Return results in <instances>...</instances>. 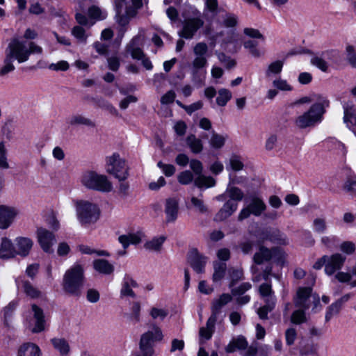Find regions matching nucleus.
<instances>
[{
  "instance_id": "1",
  "label": "nucleus",
  "mask_w": 356,
  "mask_h": 356,
  "mask_svg": "<svg viewBox=\"0 0 356 356\" xmlns=\"http://www.w3.org/2000/svg\"><path fill=\"white\" fill-rule=\"evenodd\" d=\"M42 48L34 42H29L27 47L25 42L14 38L6 49L5 54L17 60L19 63H22L29 60L31 54H42Z\"/></svg>"
},
{
  "instance_id": "2",
  "label": "nucleus",
  "mask_w": 356,
  "mask_h": 356,
  "mask_svg": "<svg viewBox=\"0 0 356 356\" xmlns=\"http://www.w3.org/2000/svg\"><path fill=\"white\" fill-rule=\"evenodd\" d=\"M319 100L321 102L312 104L308 111L296 119L295 123L298 127L300 129L314 127L323 121L327 108L330 106V103L325 102L322 99Z\"/></svg>"
},
{
  "instance_id": "3",
  "label": "nucleus",
  "mask_w": 356,
  "mask_h": 356,
  "mask_svg": "<svg viewBox=\"0 0 356 356\" xmlns=\"http://www.w3.org/2000/svg\"><path fill=\"white\" fill-rule=\"evenodd\" d=\"M209 47L208 45L204 42H197L193 47V54L195 58L192 62L193 65V81L197 84L198 86L204 85V73L199 72L198 70H202L207 65V58Z\"/></svg>"
},
{
  "instance_id": "4",
  "label": "nucleus",
  "mask_w": 356,
  "mask_h": 356,
  "mask_svg": "<svg viewBox=\"0 0 356 356\" xmlns=\"http://www.w3.org/2000/svg\"><path fill=\"white\" fill-rule=\"evenodd\" d=\"M84 283V270L80 264L67 270L63 277V289L70 295L79 296Z\"/></svg>"
},
{
  "instance_id": "5",
  "label": "nucleus",
  "mask_w": 356,
  "mask_h": 356,
  "mask_svg": "<svg viewBox=\"0 0 356 356\" xmlns=\"http://www.w3.org/2000/svg\"><path fill=\"white\" fill-rule=\"evenodd\" d=\"M163 335L161 328L153 324L151 329L144 332L139 341L140 353L136 356H153L154 353V344L156 341H161Z\"/></svg>"
},
{
  "instance_id": "6",
  "label": "nucleus",
  "mask_w": 356,
  "mask_h": 356,
  "mask_svg": "<svg viewBox=\"0 0 356 356\" xmlns=\"http://www.w3.org/2000/svg\"><path fill=\"white\" fill-rule=\"evenodd\" d=\"M75 206L77 218L81 225H90L99 219L100 210L96 204L81 200L76 201Z\"/></svg>"
},
{
  "instance_id": "7",
  "label": "nucleus",
  "mask_w": 356,
  "mask_h": 356,
  "mask_svg": "<svg viewBox=\"0 0 356 356\" xmlns=\"http://www.w3.org/2000/svg\"><path fill=\"white\" fill-rule=\"evenodd\" d=\"M129 167L126 161L120 157L118 153H113L106 159V170L114 176L120 181L126 180L129 174Z\"/></svg>"
},
{
  "instance_id": "8",
  "label": "nucleus",
  "mask_w": 356,
  "mask_h": 356,
  "mask_svg": "<svg viewBox=\"0 0 356 356\" xmlns=\"http://www.w3.org/2000/svg\"><path fill=\"white\" fill-rule=\"evenodd\" d=\"M81 183L88 188L103 193L110 192L113 189L112 183L106 175L92 171L86 172L83 175Z\"/></svg>"
},
{
  "instance_id": "9",
  "label": "nucleus",
  "mask_w": 356,
  "mask_h": 356,
  "mask_svg": "<svg viewBox=\"0 0 356 356\" xmlns=\"http://www.w3.org/2000/svg\"><path fill=\"white\" fill-rule=\"evenodd\" d=\"M284 257V252L277 247L268 248L260 245L253 255L252 260L254 264L261 265L265 262H270L273 260L280 262Z\"/></svg>"
},
{
  "instance_id": "10",
  "label": "nucleus",
  "mask_w": 356,
  "mask_h": 356,
  "mask_svg": "<svg viewBox=\"0 0 356 356\" xmlns=\"http://www.w3.org/2000/svg\"><path fill=\"white\" fill-rule=\"evenodd\" d=\"M203 25L204 21L200 17L185 19L182 22V29L178 32V35L182 38L191 40Z\"/></svg>"
},
{
  "instance_id": "11",
  "label": "nucleus",
  "mask_w": 356,
  "mask_h": 356,
  "mask_svg": "<svg viewBox=\"0 0 356 356\" xmlns=\"http://www.w3.org/2000/svg\"><path fill=\"white\" fill-rule=\"evenodd\" d=\"M38 241L42 250L47 253H52V246L56 243L55 235L47 229L40 227L37 229Z\"/></svg>"
},
{
  "instance_id": "12",
  "label": "nucleus",
  "mask_w": 356,
  "mask_h": 356,
  "mask_svg": "<svg viewBox=\"0 0 356 356\" xmlns=\"http://www.w3.org/2000/svg\"><path fill=\"white\" fill-rule=\"evenodd\" d=\"M346 257L340 253H334L327 256L326 259V266H325V273L328 276H332L336 272L340 270L344 265Z\"/></svg>"
},
{
  "instance_id": "13",
  "label": "nucleus",
  "mask_w": 356,
  "mask_h": 356,
  "mask_svg": "<svg viewBox=\"0 0 356 356\" xmlns=\"http://www.w3.org/2000/svg\"><path fill=\"white\" fill-rule=\"evenodd\" d=\"M187 260L190 266L197 273L204 272L207 257L201 254L197 249L193 248L189 251Z\"/></svg>"
},
{
  "instance_id": "14",
  "label": "nucleus",
  "mask_w": 356,
  "mask_h": 356,
  "mask_svg": "<svg viewBox=\"0 0 356 356\" xmlns=\"http://www.w3.org/2000/svg\"><path fill=\"white\" fill-rule=\"evenodd\" d=\"M121 12L122 10H116L115 20L120 26L119 29L120 37L123 38L125 32L127 31L131 19L137 15V12H136L135 9H126L124 14H122Z\"/></svg>"
},
{
  "instance_id": "15",
  "label": "nucleus",
  "mask_w": 356,
  "mask_h": 356,
  "mask_svg": "<svg viewBox=\"0 0 356 356\" xmlns=\"http://www.w3.org/2000/svg\"><path fill=\"white\" fill-rule=\"evenodd\" d=\"M18 213L17 210L12 207L0 205V229L8 228Z\"/></svg>"
},
{
  "instance_id": "16",
  "label": "nucleus",
  "mask_w": 356,
  "mask_h": 356,
  "mask_svg": "<svg viewBox=\"0 0 356 356\" xmlns=\"http://www.w3.org/2000/svg\"><path fill=\"white\" fill-rule=\"evenodd\" d=\"M232 300V295L222 293L218 299L213 300L211 306V315L209 318V323H212L213 321H217L218 316L220 313L221 309L231 302Z\"/></svg>"
},
{
  "instance_id": "17",
  "label": "nucleus",
  "mask_w": 356,
  "mask_h": 356,
  "mask_svg": "<svg viewBox=\"0 0 356 356\" xmlns=\"http://www.w3.org/2000/svg\"><path fill=\"white\" fill-rule=\"evenodd\" d=\"M16 284L18 289L21 290L30 298L36 299L41 296V291L29 280L17 278L16 280Z\"/></svg>"
},
{
  "instance_id": "18",
  "label": "nucleus",
  "mask_w": 356,
  "mask_h": 356,
  "mask_svg": "<svg viewBox=\"0 0 356 356\" xmlns=\"http://www.w3.org/2000/svg\"><path fill=\"white\" fill-rule=\"evenodd\" d=\"M343 108V122L346 127L350 129H354L356 127V108L352 102H344Z\"/></svg>"
},
{
  "instance_id": "19",
  "label": "nucleus",
  "mask_w": 356,
  "mask_h": 356,
  "mask_svg": "<svg viewBox=\"0 0 356 356\" xmlns=\"http://www.w3.org/2000/svg\"><path fill=\"white\" fill-rule=\"evenodd\" d=\"M238 208V204L232 200H227L223 206L215 214L213 220L216 222H222L229 218Z\"/></svg>"
},
{
  "instance_id": "20",
  "label": "nucleus",
  "mask_w": 356,
  "mask_h": 356,
  "mask_svg": "<svg viewBox=\"0 0 356 356\" xmlns=\"http://www.w3.org/2000/svg\"><path fill=\"white\" fill-rule=\"evenodd\" d=\"M311 287H300L297 291L296 298L294 299L295 306L303 309L310 307L309 298L312 293Z\"/></svg>"
},
{
  "instance_id": "21",
  "label": "nucleus",
  "mask_w": 356,
  "mask_h": 356,
  "mask_svg": "<svg viewBox=\"0 0 356 356\" xmlns=\"http://www.w3.org/2000/svg\"><path fill=\"white\" fill-rule=\"evenodd\" d=\"M140 39V35H139L134 36L125 47L126 54L131 55V58L135 60H140L145 55L143 49L138 44Z\"/></svg>"
},
{
  "instance_id": "22",
  "label": "nucleus",
  "mask_w": 356,
  "mask_h": 356,
  "mask_svg": "<svg viewBox=\"0 0 356 356\" xmlns=\"http://www.w3.org/2000/svg\"><path fill=\"white\" fill-rule=\"evenodd\" d=\"M179 202L175 197H170L165 200V213L168 222H175L178 216Z\"/></svg>"
},
{
  "instance_id": "23",
  "label": "nucleus",
  "mask_w": 356,
  "mask_h": 356,
  "mask_svg": "<svg viewBox=\"0 0 356 356\" xmlns=\"http://www.w3.org/2000/svg\"><path fill=\"white\" fill-rule=\"evenodd\" d=\"M31 310L35 320V326L32 330L34 333L41 332L44 330V314L43 310L35 304L31 305Z\"/></svg>"
},
{
  "instance_id": "24",
  "label": "nucleus",
  "mask_w": 356,
  "mask_h": 356,
  "mask_svg": "<svg viewBox=\"0 0 356 356\" xmlns=\"http://www.w3.org/2000/svg\"><path fill=\"white\" fill-rule=\"evenodd\" d=\"M350 298V294H346L339 299H338L337 301L331 304L327 309L325 319V321H329L332 318L337 316L340 310L341 309L343 304L346 302Z\"/></svg>"
},
{
  "instance_id": "25",
  "label": "nucleus",
  "mask_w": 356,
  "mask_h": 356,
  "mask_svg": "<svg viewBox=\"0 0 356 356\" xmlns=\"http://www.w3.org/2000/svg\"><path fill=\"white\" fill-rule=\"evenodd\" d=\"M334 278L341 283L349 282L351 287H356V264L350 272L338 270L334 275Z\"/></svg>"
},
{
  "instance_id": "26",
  "label": "nucleus",
  "mask_w": 356,
  "mask_h": 356,
  "mask_svg": "<svg viewBox=\"0 0 356 356\" xmlns=\"http://www.w3.org/2000/svg\"><path fill=\"white\" fill-rule=\"evenodd\" d=\"M16 254V249L12 241L6 237L3 238L0 245V259L13 258Z\"/></svg>"
},
{
  "instance_id": "27",
  "label": "nucleus",
  "mask_w": 356,
  "mask_h": 356,
  "mask_svg": "<svg viewBox=\"0 0 356 356\" xmlns=\"http://www.w3.org/2000/svg\"><path fill=\"white\" fill-rule=\"evenodd\" d=\"M67 123L72 127L81 125L90 128H95L96 127V123L92 119L78 113L71 115L68 119Z\"/></svg>"
},
{
  "instance_id": "28",
  "label": "nucleus",
  "mask_w": 356,
  "mask_h": 356,
  "mask_svg": "<svg viewBox=\"0 0 356 356\" xmlns=\"http://www.w3.org/2000/svg\"><path fill=\"white\" fill-rule=\"evenodd\" d=\"M15 243L17 254L22 257H26L29 254L33 245V241L27 237H17L15 239Z\"/></svg>"
},
{
  "instance_id": "29",
  "label": "nucleus",
  "mask_w": 356,
  "mask_h": 356,
  "mask_svg": "<svg viewBox=\"0 0 356 356\" xmlns=\"http://www.w3.org/2000/svg\"><path fill=\"white\" fill-rule=\"evenodd\" d=\"M40 347L34 343L27 342L22 344L17 352V356H41Z\"/></svg>"
},
{
  "instance_id": "30",
  "label": "nucleus",
  "mask_w": 356,
  "mask_h": 356,
  "mask_svg": "<svg viewBox=\"0 0 356 356\" xmlns=\"http://www.w3.org/2000/svg\"><path fill=\"white\" fill-rule=\"evenodd\" d=\"M93 268L99 273L103 275H111L114 271V266L108 260L104 259H97L93 261Z\"/></svg>"
},
{
  "instance_id": "31",
  "label": "nucleus",
  "mask_w": 356,
  "mask_h": 356,
  "mask_svg": "<svg viewBox=\"0 0 356 356\" xmlns=\"http://www.w3.org/2000/svg\"><path fill=\"white\" fill-rule=\"evenodd\" d=\"M238 183V181H235L234 179H231L229 181V184L226 188V194L229 197L228 200H232L234 202H236L241 201L243 199L244 193L238 187L234 186L232 184Z\"/></svg>"
},
{
  "instance_id": "32",
  "label": "nucleus",
  "mask_w": 356,
  "mask_h": 356,
  "mask_svg": "<svg viewBox=\"0 0 356 356\" xmlns=\"http://www.w3.org/2000/svg\"><path fill=\"white\" fill-rule=\"evenodd\" d=\"M138 286L137 282L132 279L129 275H126L124 278L122 286L120 290V294L122 296H129L135 298L136 294L132 290V288Z\"/></svg>"
},
{
  "instance_id": "33",
  "label": "nucleus",
  "mask_w": 356,
  "mask_h": 356,
  "mask_svg": "<svg viewBox=\"0 0 356 356\" xmlns=\"http://www.w3.org/2000/svg\"><path fill=\"white\" fill-rule=\"evenodd\" d=\"M248 207L252 212V214L255 216H259L266 210V205L265 202L257 196L250 197V202Z\"/></svg>"
},
{
  "instance_id": "34",
  "label": "nucleus",
  "mask_w": 356,
  "mask_h": 356,
  "mask_svg": "<svg viewBox=\"0 0 356 356\" xmlns=\"http://www.w3.org/2000/svg\"><path fill=\"white\" fill-rule=\"evenodd\" d=\"M251 272L252 273V280L253 282H258L261 281V279L267 281L272 275V266L270 264L266 265L262 272L260 273L258 267L253 265L251 267Z\"/></svg>"
},
{
  "instance_id": "35",
  "label": "nucleus",
  "mask_w": 356,
  "mask_h": 356,
  "mask_svg": "<svg viewBox=\"0 0 356 356\" xmlns=\"http://www.w3.org/2000/svg\"><path fill=\"white\" fill-rule=\"evenodd\" d=\"M216 321H213L211 323H209V319L206 323V327H202L199 330L200 344L202 345L204 343V340H209L214 332L215 325Z\"/></svg>"
},
{
  "instance_id": "36",
  "label": "nucleus",
  "mask_w": 356,
  "mask_h": 356,
  "mask_svg": "<svg viewBox=\"0 0 356 356\" xmlns=\"http://www.w3.org/2000/svg\"><path fill=\"white\" fill-rule=\"evenodd\" d=\"M203 195L200 194L199 197L192 196L191 198V203L197 212L201 214H209V209L204 204L202 199Z\"/></svg>"
},
{
  "instance_id": "37",
  "label": "nucleus",
  "mask_w": 356,
  "mask_h": 356,
  "mask_svg": "<svg viewBox=\"0 0 356 356\" xmlns=\"http://www.w3.org/2000/svg\"><path fill=\"white\" fill-rule=\"evenodd\" d=\"M118 241L122 245L124 249H126L130 244H138L141 241V238L138 234L133 233L120 236Z\"/></svg>"
},
{
  "instance_id": "38",
  "label": "nucleus",
  "mask_w": 356,
  "mask_h": 356,
  "mask_svg": "<svg viewBox=\"0 0 356 356\" xmlns=\"http://www.w3.org/2000/svg\"><path fill=\"white\" fill-rule=\"evenodd\" d=\"M51 342L54 348L57 350L61 355H67L70 350L68 342L63 338H53Z\"/></svg>"
},
{
  "instance_id": "39",
  "label": "nucleus",
  "mask_w": 356,
  "mask_h": 356,
  "mask_svg": "<svg viewBox=\"0 0 356 356\" xmlns=\"http://www.w3.org/2000/svg\"><path fill=\"white\" fill-rule=\"evenodd\" d=\"M258 42L254 40H248L243 42V47L249 51L254 58H260L264 55V51L257 47Z\"/></svg>"
},
{
  "instance_id": "40",
  "label": "nucleus",
  "mask_w": 356,
  "mask_h": 356,
  "mask_svg": "<svg viewBox=\"0 0 356 356\" xmlns=\"http://www.w3.org/2000/svg\"><path fill=\"white\" fill-rule=\"evenodd\" d=\"M88 17L93 22L104 20L107 17V13L96 6H92L88 10Z\"/></svg>"
},
{
  "instance_id": "41",
  "label": "nucleus",
  "mask_w": 356,
  "mask_h": 356,
  "mask_svg": "<svg viewBox=\"0 0 356 356\" xmlns=\"http://www.w3.org/2000/svg\"><path fill=\"white\" fill-rule=\"evenodd\" d=\"M93 102L97 106L107 111L111 115L115 116H120L118 110L107 100L99 97L93 99Z\"/></svg>"
},
{
  "instance_id": "42",
  "label": "nucleus",
  "mask_w": 356,
  "mask_h": 356,
  "mask_svg": "<svg viewBox=\"0 0 356 356\" xmlns=\"http://www.w3.org/2000/svg\"><path fill=\"white\" fill-rule=\"evenodd\" d=\"M186 143L194 154L201 152L203 149L202 140L193 134H191L186 138Z\"/></svg>"
},
{
  "instance_id": "43",
  "label": "nucleus",
  "mask_w": 356,
  "mask_h": 356,
  "mask_svg": "<svg viewBox=\"0 0 356 356\" xmlns=\"http://www.w3.org/2000/svg\"><path fill=\"white\" fill-rule=\"evenodd\" d=\"M227 269V265L224 262L220 261H214L213 262V281L218 282L221 280L225 275Z\"/></svg>"
},
{
  "instance_id": "44",
  "label": "nucleus",
  "mask_w": 356,
  "mask_h": 356,
  "mask_svg": "<svg viewBox=\"0 0 356 356\" xmlns=\"http://www.w3.org/2000/svg\"><path fill=\"white\" fill-rule=\"evenodd\" d=\"M165 239L166 237L164 236L154 237L152 240L147 241L145 243L144 247L148 250L158 252L161 250Z\"/></svg>"
},
{
  "instance_id": "45",
  "label": "nucleus",
  "mask_w": 356,
  "mask_h": 356,
  "mask_svg": "<svg viewBox=\"0 0 356 356\" xmlns=\"http://www.w3.org/2000/svg\"><path fill=\"white\" fill-rule=\"evenodd\" d=\"M284 65V61L275 60L270 63L265 72L266 77H270L273 75H277L281 73Z\"/></svg>"
},
{
  "instance_id": "46",
  "label": "nucleus",
  "mask_w": 356,
  "mask_h": 356,
  "mask_svg": "<svg viewBox=\"0 0 356 356\" xmlns=\"http://www.w3.org/2000/svg\"><path fill=\"white\" fill-rule=\"evenodd\" d=\"M230 282L229 284V288L234 286L236 283L244 279L243 270L242 268H230L229 270Z\"/></svg>"
},
{
  "instance_id": "47",
  "label": "nucleus",
  "mask_w": 356,
  "mask_h": 356,
  "mask_svg": "<svg viewBox=\"0 0 356 356\" xmlns=\"http://www.w3.org/2000/svg\"><path fill=\"white\" fill-rule=\"evenodd\" d=\"M72 35L81 43L86 44L88 37L85 29L81 26H75L71 31Z\"/></svg>"
},
{
  "instance_id": "48",
  "label": "nucleus",
  "mask_w": 356,
  "mask_h": 356,
  "mask_svg": "<svg viewBox=\"0 0 356 356\" xmlns=\"http://www.w3.org/2000/svg\"><path fill=\"white\" fill-rule=\"evenodd\" d=\"M232 92L229 90L221 88L218 90L216 103L220 106H225L232 99Z\"/></svg>"
},
{
  "instance_id": "49",
  "label": "nucleus",
  "mask_w": 356,
  "mask_h": 356,
  "mask_svg": "<svg viewBox=\"0 0 356 356\" xmlns=\"http://www.w3.org/2000/svg\"><path fill=\"white\" fill-rule=\"evenodd\" d=\"M195 186L198 188L205 186L206 188L215 186L216 181L211 177H206L200 175L194 181Z\"/></svg>"
},
{
  "instance_id": "50",
  "label": "nucleus",
  "mask_w": 356,
  "mask_h": 356,
  "mask_svg": "<svg viewBox=\"0 0 356 356\" xmlns=\"http://www.w3.org/2000/svg\"><path fill=\"white\" fill-rule=\"evenodd\" d=\"M13 60L11 58L5 54L3 65L0 67V76H5L8 73L13 72L15 67L13 65Z\"/></svg>"
},
{
  "instance_id": "51",
  "label": "nucleus",
  "mask_w": 356,
  "mask_h": 356,
  "mask_svg": "<svg viewBox=\"0 0 356 356\" xmlns=\"http://www.w3.org/2000/svg\"><path fill=\"white\" fill-rule=\"evenodd\" d=\"M343 189L353 197H356V175H351L346 178Z\"/></svg>"
},
{
  "instance_id": "52",
  "label": "nucleus",
  "mask_w": 356,
  "mask_h": 356,
  "mask_svg": "<svg viewBox=\"0 0 356 356\" xmlns=\"http://www.w3.org/2000/svg\"><path fill=\"white\" fill-rule=\"evenodd\" d=\"M305 310L302 308L295 310L291 316V321L296 325H300L307 321Z\"/></svg>"
},
{
  "instance_id": "53",
  "label": "nucleus",
  "mask_w": 356,
  "mask_h": 356,
  "mask_svg": "<svg viewBox=\"0 0 356 356\" xmlns=\"http://www.w3.org/2000/svg\"><path fill=\"white\" fill-rule=\"evenodd\" d=\"M325 100V102L330 103V100L326 96H324L321 94H312L309 97H304L300 99L299 103L300 104H305V103H310L313 102V104H317L321 102L319 99Z\"/></svg>"
},
{
  "instance_id": "54",
  "label": "nucleus",
  "mask_w": 356,
  "mask_h": 356,
  "mask_svg": "<svg viewBox=\"0 0 356 356\" xmlns=\"http://www.w3.org/2000/svg\"><path fill=\"white\" fill-rule=\"evenodd\" d=\"M140 310L141 306L139 302H134L131 308V314L129 318L134 323H139L140 321Z\"/></svg>"
},
{
  "instance_id": "55",
  "label": "nucleus",
  "mask_w": 356,
  "mask_h": 356,
  "mask_svg": "<svg viewBox=\"0 0 356 356\" xmlns=\"http://www.w3.org/2000/svg\"><path fill=\"white\" fill-rule=\"evenodd\" d=\"M252 288V284L250 282H243L238 286L229 288L231 289L232 295L234 296H240L243 295L246 291Z\"/></svg>"
},
{
  "instance_id": "56",
  "label": "nucleus",
  "mask_w": 356,
  "mask_h": 356,
  "mask_svg": "<svg viewBox=\"0 0 356 356\" xmlns=\"http://www.w3.org/2000/svg\"><path fill=\"white\" fill-rule=\"evenodd\" d=\"M7 150L5 147V144L3 142L0 143V168L8 169L10 168L9 163L7 159Z\"/></svg>"
},
{
  "instance_id": "57",
  "label": "nucleus",
  "mask_w": 356,
  "mask_h": 356,
  "mask_svg": "<svg viewBox=\"0 0 356 356\" xmlns=\"http://www.w3.org/2000/svg\"><path fill=\"white\" fill-rule=\"evenodd\" d=\"M225 141V139L222 136L216 134L214 131L213 132L212 136L210 139V144L212 147L216 149L221 148L224 145Z\"/></svg>"
},
{
  "instance_id": "58",
  "label": "nucleus",
  "mask_w": 356,
  "mask_h": 356,
  "mask_svg": "<svg viewBox=\"0 0 356 356\" xmlns=\"http://www.w3.org/2000/svg\"><path fill=\"white\" fill-rule=\"evenodd\" d=\"M75 19L80 26H85L88 29L95 24V22L90 20V17L80 13H76Z\"/></svg>"
},
{
  "instance_id": "59",
  "label": "nucleus",
  "mask_w": 356,
  "mask_h": 356,
  "mask_svg": "<svg viewBox=\"0 0 356 356\" xmlns=\"http://www.w3.org/2000/svg\"><path fill=\"white\" fill-rule=\"evenodd\" d=\"M314 232L317 233H324L327 229L326 221L324 218H317L313 221Z\"/></svg>"
},
{
  "instance_id": "60",
  "label": "nucleus",
  "mask_w": 356,
  "mask_h": 356,
  "mask_svg": "<svg viewBox=\"0 0 356 356\" xmlns=\"http://www.w3.org/2000/svg\"><path fill=\"white\" fill-rule=\"evenodd\" d=\"M218 58L220 62L223 64L227 69H231L235 67L236 63L234 59L227 56L224 53H219L217 54Z\"/></svg>"
},
{
  "instance_id": "61",
  "label": "nucleus",
  "mask_w": 356,
  "mask_h": 356,
  "mask_svg": "<svg viewBox=\"0 0 356 356\" xmlns=\"http://www.w3.org/2000/svg\"><path fill=\"white\" fill-rule=\"evenodd\" d=\"M311 63L320 69L323 72H327L328 65L326 61H325L321 57L314 56L311 58Z\"/></svg>"
},
{
  "instance_id": "62",
  "label": "nucleus",
  "mask_w": 356,
  "mask_h": 356,
  "mask_svg": "<svg viewBox=\"0 0 356 356\" xmlns=\"http://www.w3.org/2000/svg\"><path fill=\"white\" fill-rule=\"evenodd\" d=\"M149 314L153 319L159 318L161 320H163L168 316V312L167 310L163 309L152 307L150 309Z\"/></svg>"
},
{
  "instance_id": "63",
  "label": "nucleus",
  "mask_w": 356,
  "mask_h": 356,
  "mask_svg": "<svg viewBox=\"0 0 356 356\" xmlns=\"http://www.w3.org/2000/svg\"><path fill=\"white\" fill-rule=\"evenodd\" d=\"M193 176L189 170H185L181 172L178 176V181L180 184L186 185L192 182Z\"/></svg>"
},
{
  "instance_id": "64",
  "label": "nucleus",
  "mask_w": 356,
  "mask_h": 356,
  "mask_svg": "<svg viewBox=\"0 0 356 356\" xmlns=\"http://www.w3.org/2000/svg\"><path fill=\"white\" fill-rule=\"evenodd\" d=\"M297 337V332L295 328L290 327L285 331L286 343L288 346H291Z\"/></svg>"
}]
</instances>
